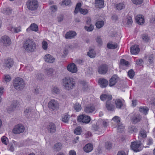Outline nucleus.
<instances>
[{
    "mask_svg": "<svg viewBox=\"0 0 155 155\" xmlns=\"http://www.w3.org/2000/svg\"><path fill=\"white\" fill-rule=\"evenodd\" d=\"M24 49L27 52H32L36 49L35 43L32 40H27L23 44Z\"/></svg>",
    "mask_w": 155,
    "mask_h": 155,
    "instance_id": "1",
    "label": "nucleus"
},
{
    "mask_svg": "<svg viewBox=\"0 0 155 155\" xmlns=\"http://www.w3.org/2000/svg\"><path fill=\"white\" fill-rule=\"evenodd\" d=\"M63 82L65 87L68 90L72 89L75 86L74 79L69 77H65L63 79Z\"/></svg>",
    "mask_w": 155,
    "mask_h": 155,
    "instance_id": "2",
    "label": "nucleus"
},
{
    "mask_svg": "<svg viewBox=\"0 0 155 155\" xmlns=\"http://www.w3.org/2000/svg\"><path fill=\"white\" fill-rule=\"evenodd\" d=\"M13 86L17 90H20L23 88L25 86V84L22 78L18 77L14 80Z\"/></svg>",
    "mask_w": 155,
    "mask_h": 155,
    "instance_id": "3",
    "label": "nucleus"
},
{
    "mask_svg": "<svg viewBox=\"0 0 155 155\" xmlns=\"http://www.w3.org/2000/svg\"><path fill=\"white\" fill-rule=\"evenodd\" d=\"M28 8L31 10H35L38 7V2L37 0H29L26 3Z\"/></svg>",
    "mask_w": 155,
    "mask_h": 155,
    "instance_id": "4",
    "label": "nucleus"
},
{
    "mask_svg": "<svg viewBox=\"0 0 155 155\" xmlns=\"http://www.w3.org/2000/svg\"><path fill=\"white\" fill-rule=\"evenodd\" d=\"M48 106L51 111L57 110L59 108V103L57 101L54 99L50 101L48 104Z\"/></svg>",
    "mask_w": 155,
    "mask_h": 155,
    "instance_id": "5",
    "label": "nucleus"
},
{
    "mask_svg": "<svg viewBox=\"0 0 155 155\" xmlns=\"http://www.w3.org/2000/svg\"><path fill=\"white\" fill-rule=\"evenodd\" d=\"M142 145V143L140 140L139 141H134L131 142L130 147L134 152H137L142 150L140 147Z\"/></svg>",
    "mask_w": 155,
    "mask_h": 155,
    "instance_id": "6",
    "label": "nucleus"
},
{
    "mask_svg": "<svg viewBox=\"0 0 155 155\" xmlns=\"http://www.w3.org/2000/svg\"><path fill=\"white\" fill-rule=\"evenodd\" d=\"M78 122L85 124H88L91 120L90 117L85 114H81L78 116L77 118Z\"/></svg>",
    "mask_w": 155,
    "mask_h": 155,
    "instance_id": "7",
    "label": "nucleus"
},
{
    "mask_svg": "<svg viewBox=\"0 0 155 155\" xmlns=\"http://www.w3.org/2000/svg\"><path fill=\"white\" fill-rule=\"evenodd\" d=\"M125 126L120 122V118L117 116V132L123 133L124 131Z\"/></svg>",
    "mask_w": 155,
    "mask_h": 155,
    "instance_id": "8",
    "label": "nucleus"
},
{
    "mask_svg": "<svg viewBox=\"0 0 155 155\" xmlns=\"http://www.w3.org/2000/svg\"><path fill=\"white\" fill-rule=\"evenodd\" d=\"M25 130L24 126L21 124L17 125L13 130L12 131L14 134H19L23 133Z\"/></svg>",
    "mask_w": 155,
    "mask_h": 155,
    "instance_id": "9",
    "label": "nucleus"
},
{
    "mask_svg": "<svg viewBox=\"0 0 155 155\" xmlns=\"http://www.w3.org/2000/svg\"><path fill=\"white\" fill-rule=\"evenodd\" d=\"M116 104V100L114 99L112 101H106V107L107 110L113 111L115 108V105Z\"/></svg>",
    "mask_w": 155,
    "mask_h": 155,
    "instance_id": "10",
    "label": "nucleus"
},
{
    "mask_svg": "<svg viewBox=\"0 0 155 155\" xmlns=\"http://www.w3.org/2000/svg\"><path fill=\"white\" fill-rule=\"evenodd\" d=\"M92 130L95 134H101L104 129L103 128L99 127L97 123H96L92 124Z\"/></svg>",
    "mask_w": 155,
    "mask_h": 155,
    "instance_id": "11",
    "label": "nucleus"
},
{
    "mask_svg": "<svg viewBox=\"0 0 155 155\" xmlns=\"http://www.w3.org/2000/svg\"><path fill=\"white\" fill-rule=\"evenodd\" d=\"M108 66L106 64H102L98 67V72L100 74H105L107 72L108 70Z\"/></svg>",
    "mask_w": 155,
    "mask_h": 155,
    "instance_id": "12",
    "label": "nucleus"
},
{
    "mask_svg": "<svg viewBox=\"0 0 155 155\" xmlns=\"http://www.w3.org/2000/svg\"><path fill=\"white\" fill-rule=\"evenodd\" d=\"M1 41L5 46H8L11 43V39L8 36L6 35H4L2 37Z\"/></svg>",
    "mask_w": 155,
    "mask_h": 155,
    "instance_id": "13",
    "label": "nucleus"
},
{
    "mask_svg": "<svg viewBox=\"0 0 155 155\" xmlns=\"http://www.w3.org/2000/svg\"><path fill=\"white\" fill-rule=\"evenodd\" d=\"M47 129L48 133L53 134L55 133L56 131V126L54 123L50 122L47 126Z\"/></svg>",
    "mask_w": 155,
    "mask_h": 155,
    "instance_id": "14",
    "label": "nucleus"
},
{
    "mask_svg": "<svg viewBox=\"0 0 155 155\" xmlns=\"http://www.w3.org/2000/svg\"><path fill=\"white\" fill-rule=\"evenodd\" d=\"M14 62L13 59L11 58H8L5 60L4 65L8 68L12 67L13 65Z\"/></svg>",
    "mask_w": 155,
    "mask_h": 155,
    "instance_id": "15",
    "label": "nucleus"
},
{
    "mask_svg": "<svg viewBox=\"0 0 155 155\" xmlns=\"http://www.w3.org/2000/svg\"><path fill=\"white\" fill-rule=\"evenodd\" d=\"M76 35L77 33L75 31H69L68 32H66L64 35V37L67 39H70L74 38Z\"/></svg>",
    "mask_w": 155,
    "mask_h": 155,
    "instance_id": "16",
    "label": "nucleus"
},
{
    "mask_svg": "<svg viewBox=\"0 0 155 155\" xmlns=\"http://www.w3.org/2000/svg\"><path fill=\"white\" fill-rule=\"evenodd\" d=\"M130 119L132 123L136 124L141 120V117L139 114H134L131 117Z\"/></svg>",
    "mask_w": 155,
    "mask_h": 155,
    "instance_id": "17",
    "label": "nucleus"
},
{
    "mask_svg": "<svg viewBox=\"0 0 155 155\" xmlns=\"http://www.w3.org/2000/svg\"><path fill=\"white\" fill-rule=\"evenodd\" d=\"M98 82L100 87L102 88L106 87L108 84L107 80L103 78H99L98 80Z\"/></svg>",
    "mask_w": 155,
    "mask_h": 155,
    "instance_id": "18",
    "label": "nucleus"
},
{
    "mask_svg": "<svg viewBox=\"0 0 155 155\" xmlns=\"http://www.w3.org/2000/svg\"><path fill=\"white\" fill-rule=\"evenodd\" d=\"M112 98L111 95L106 94H101L100 96L101 100L103 101L107 100L106 101H110L112 99Z\"/></svg>",
    "mask_w": 155,
    "mask_h": 155,
    "instance_id": "19",
    "label": "nucleus"
},
{
    "mask_svg": "<svg viewBox=\"0 0 155 155\" xmlns=\"http://www.w3.org/2000/svg\"><path fill=\"white\" fill-rule=\"evenodd\" d=\"M44 58L45 61L48 63H53L55 61V58L49 54H46Z\"/></svg>",
    "mask_w": 155,
    "mask_h": 155,
    "instance_id": "20",
    "label": "nucleus"
},
{
    "mask_svg": "<svg viewBox=\"0 0 155 155\" xmlns=\"http://www.w3.org/2000/svg\"><path fill=\"white\" fill-rule=\"evenodd\" d=\"M67 69L69 71L74 73L76 72L77 71V68L76 65L73 63L68 65L67 67Z\"/></svg>",
    "mask_w": 155,
    "mask_h": 155,
    "instance_id": "21",
    "label": "nucleus"
},
{
    "mask_svg": "<svg viewBox=\"0 0 155 155\" xmlns=\"http://www.w3.org/2000/svg\"><path fill=\"white\" fill-rule=\"evenodd\" d=\"M83 149L85 152L89 153L93 150V145L91 143H89L86 144Z\"/></svg>",
    "mask_w": 155,
    "mask_h": 155,
    "instance_id": "22",
    "label": "nucleus"
},
{
    "mask_svg": "<svg viewBox=\"0 0 155 155\" xmlns=\"http://www.w3.org/2000/svg\"><path fill=\"white\" fill-rule=\"evenodd\" d=\"M140 51L138 46L134 45L130 48V51L131 53L133 54H138Z\"/></svg>",
    "mask_w": 155,
    "mask_h": 155,
    "instance_id": "23",
    "label": "nucleus"
},
{
    "mask_svg": "<svg viewBox=\"0 0 155 155\" xmlns=\"http://www.w3.org/2000/svg\"><path fill=\"white\" fill-rule=\"evenodd\" d=\"M94 5L97 8H103L104 7V0H95Z\"/></svg>",
    "mask_w": 155,
    "mask_h": 155,
    "instance_id": "24",
    "label": "nucleus"
},
{
    "mask_svg": "<svg viewBox=\"0 0 155 155\" xmlns=\"http://www.w3.org/2000/svg\"><path fill=\"white\" fill-rule=\"evenodd\" d=\"M135 19L137 23L139 25L143 24L144 21L143 16L142 15H138L136 17Z\"/></svg>",
    "mask_w": 155,
    "mask_h": 155,
    "instance_id": "25",
    "label": "nucleus"
},
{
    "mask_svg": "<svg viewBox=\"0 0 155 155\" xmlns=\"http://www.w3.org/2000/svg\"><path fill=\"white\" fill-rule=\"evenodd\" d=\"M116 83V75H114L109 80V85L110 87L114 85Z\"/></svg>",
    "mask_w": 155,
    "mask_h": 155,
    "instance_id": "26",
    "label": "nucleus"
},
{
    "mask_svg": "<svg viewBox=\"0 0 155 155\" xmlns=\"http://www.w3.org/2000/svg\"><path fill=\"white\" fill-rule=\"evenodd\" d=\"M95 110V108L92 106L86 107L84 108V112L87 114L92 113Z\"/></svg>",
    "mask_w": 155,
    "mask_h": 155,
    "instance_id": "27",
    "label": "nucleus"
},
{
    "mask_svg": "<svg viewBox=\"0 0 155 155\" xmlns=\"http://www.w3.org/2000/svg\"><path fill=\"white\" fill-rule=\"evenodd\" d=\"M36 31L38 30V27L37 25L35 23L31 24L29 28L27 29V31H28L29 30Z\"/></svg>",
    "mask_w": 155,
    "mask_h": 155,
    "instance_id": "28",
    "label": "nucleus"
},
{
    "mask_svg": "<svg viewBox=\"0 0 155 155\" xmlns=\"http://www.w3.org/2000/svg\"><path fill=\"white\" fill-rule=\"evenodd\" d=\"M141 38L143 41L145 42H149L150 40V37L147 34H143L142 35Z\"/></svg>",
    "mask_w": 155,
    "mask_h": 155,
    "instance_id": "29",
    "label": "nucleus"
},
{
    "mask_svg": "<svg viewBox=\"0 0 155 155\" xmlns=\"http://www.w3.org/2000/svg\"><path fill=\"white\" fill-rule=\"evenodd\" d=\"M124 100L120 99H117V108L121 109L123 107Z\"/></svg>",
    "mask_w": 155,
    "mask_h": 155,
    "instance_id": "30",
    "label": "nucleus"
},
{
    "mask_svg": "<svg viewBox=\"0 0 155 155\" xmlns=\"http://www.w3.org/2000/svg\"><path fill=\"white\" fill-rule=\"evenodd\" d=\"M147 137V134L146 132L143 130L141 129L140 132L139 134L138 138L139 139L141 140L142 138H146Z\"/></svg>",
    "mask_w": 155,
    "mask_h": 155,
    "instance_id": "31",
    "label": "nucleus"
},
{
    "mask_svg": "<svg viewBox=\"0 0 155 155\" xmlns=\"http://www.w3.org/2000/svg\"><path fill=\"white\" fill-rule=\"evenodd\" d=\"M87 55L91 58H94L96 55V52L93 49H91L87 52Z\"/></svg>",
    "mask_w": 155,
    "mask_h": 155,
    "instance_id": "32",
    "label": "nucleus"
},
{
    "mask_svg": "<svg viewBox=\"0 0 155 155\" xmlns=\"http://www.w3.org/2000/svg\"><path fill=\"white\" fill-rule=\"evenodd\" d=\"M104 21L103 20L97 21L95 24L96 28L99 29L102 28L104 25Z\"/></svg>",
    "mask_w": 155,
    "mask_h": 155,
    "instance_id": "33",
    "label": "nucleus"
},
{
    "mask_svg": "<svg viewBox=\"0 0 155 155\" xmlns=\"http://www.w3.org/2000/svg\"><path fill=\"white\" fill-rule=\"evenodd\" d=\"M54 150L56 151H60L62 148V145L60 143H57L54 146Z\"/></svg>",
    "mask_w": 155,
    "mask_h": 155,
    "instance_id": "34",
    "label": "nucleus"
},
{
    "mask_svg": "<svg viewBox=\"0 0 155 155\" xmlns=\"http://www.w3.org/2000/svg\"><path fill=\"white\" fill-rule=\"evenodd\" d=\"M52 93L54 94H60V91L59 88L55 86L52 88Z\"/></svg>",
    "mask_w": 155,
    "mask_h": 155,
    "instance_id": "35",
    "label": "nucleus"
},
{
    "mask_svg": "<svg viewBox=\"0 0 155 155\" xmlns=\"http://www.w3.org/2000/svg\"><path fill=\"white\" fill-rule=\"evenodd\" d=\"M128 130L129 132L132 133L133 132L136 133L138 131V129L136 127L131 126L129 127Z\"/></svg>",
    "mask_w": 155,
    "mask_h": 155,
    "instance_id": "36",
    "label": "nucleus"
},
{
    "mask_svg": "<svg viewBox=\"0 0 155 155\" xmlns=\"http://www.w3.org/2000/svg\"><path fill=\"white\" fill-rule=\"evenodd\" d=\"M81 4L80 2H78L77 4L74 11V13L76 14L78 13L80 9L82 8H81Z\"/></svg>",
    "mask_w": 155,
    "mask_h": 155,
    "instance_id": "37",
    "label": "nucleus"
},
{
    "mask_svg": "<svg viewBox=\"0 0 155 155\" xmlns=\"http://www.w3.org/2000/svg\"><path fill=\"white\" fill-rule=\"evenodd\" d=\"M126 22L127 25H131L133 23L131 17L129 15H127L126 19Z\"/></svg>",
    "mask_w": 155,
    "mask_h": 155,
    "instance_id": "38",
    "label": "nucleus"
},
{
    "mask_svg": "<svg viewBox=\"0 0 155 155\" xmlns=\"http://www.w3.org/2000/svg\"><path fill=\"white\" fill-rule=\"evenodd\" d=\"M12 11V10L10 8H4L3 9L2 12L4 14L9 15L10 14Z\"/></svg>",
    "mask_w": 155,
    "mask_h": 155,
    "instance_id": "39",
    "label": "nucleus"
},
{
    "mask_svg": "<svg viewBox=\"0 0 155 155\" xmlns=\"http://www.w3.org/2000/svg\"><path fill=\"white\" fill-rule=\"evenodd\" d=\"M84 28L87 31H92L94 29V26L92 24H90L89 26H85Z\"/></svg>",
    "mask_w": 155,
    "mask_h": 155,
    "instance_id": "40",
    "label": "nucleus"
},
{
    "mask_svg": "<svg viewBox=\"0 0 155 155\" xmlns=\"http://www.w3.org/2000/svg\"><path fill=\"white\" fill-rule=\"evenodd\" d=\"M69 118V115L65 114L63 117L62 121L64 123H68Z\"/></svg>",
    "mask_w": 155,
    "mask_h": 155,
    "instance_id": "41",
    "label": "nucleus"
},
{
    "mask_svg": "<svg viewBox=\"0 0 155 155\" xmlns=\"http://www.w3.org/2000/svg\"><path fill=\"white\" fill-rule=\"evenodd\" d=\"M125 5L123 2L117 4V9L121 10L125 8Z\"/></svg>",
    "mask_w": 155,
    "mask_h": 155,
    "instance_id": "42",
    "label": "nucleus"
},
{
    "mask_svg": "<svg viewBox=\"0 0 155 155\" xmlns=\"http://www.w3.org/2000/svg\"><path fill=\"white\" fill-rule=\"evenodd\" d=\"M74 108L77 112H78L81 109V106L78 103H76L74 105Z\"/></svg>",
    "mask_w": 155,
    "mask_h": 155,
    "instance_id": "43",
    "label": "nucleus"
},
{
    "mask_svg": "<svg viewBox=\"0 0 155 155\" xmlns=\"http://www.w3.org/2000/svg\"><path fill=\"white\" fill-rule=\"evenodd\" d=\"M96 41L97 42L98 45L99 46H101L103 44V41L100 36H98L97 37Z\"/></svg>",
    "mask_w": 155,
    "mask_h": 155,
    "instance_id": "44",
    "label": "nucleus"
},
{
    "mask_svg": "<svg viewBox=\"0 0 155 155\" xmlns=\"http://www.w3.org/2000/svg\"><path fill=\"white\" fill-rule=\"evenodd\" d=\"M81 132V128L80 127H77L74 131V133L77 135H80Z\"/></svg>",
    "mask_w": 155,
    "mask_h": 155,
    "instance_id": "45",
    "label": "nucleus"
},
{
    "mask_svg": "<svg viewBox=\"0 0 155 155\" xmlns=\"http://www.w3.org/2000/svg\"><path fill=\"white\" fill-rule=\"evenodd\" d=\"M128 75L131 79H133L135 75L134 71L132 69H130L128 72Z\"/></svg>",
    "mask_w": 155,
    "mask_h": 155,
    "instance_id": "46",
    "label": "nucleus"
},
{
    "mask_svg": "<svg viewBox=\"0 0 155 155\" xmlns=\"http://www.w3.org/2000/svg\"><path fill=\"white\" fill-rule=\"evenodd\" d=\"M140 111L145 114H146L149 110L147 108L140 107L139 109Z\"/></svg>",
    "mask_w": 155,
    "mask_h": 155,
    "instance_id": "47",
    "label": "nucleus"
},
{
    "mask_svg": "<svg viewBox=\"0 0 155 155\" xmlns=\"http://www.w3.org/2000/svg\"><path fill=\"white\" fill-rule=\"evenodd\" d=\"M81 84L83 85V88L84 91H87L88 90V85L87 83L84 81H81Z\"/></svg>",
    "mask_w": 155,
    "mask_h": 155,
    "instance_id": "48",
    "label": "nucleus"
},
{
    "mask_svg": "<svg viewBox=\"0 0 155 155\" xmlns=\"http://www.w3.org/2000/svg\"><path fill=\"white\" fill-rule=\"evenodd\" d=\"M107 47L109 49H114L116 48V45L108 43L107 45Z\"/></svg>",
    "mask_w": 155,
    "mask_h": 155,
    "instance_id": "49",
    "label": "nucleus"
},
{
    "mask_svg": "<svg viewBox=\"0 0 155 155\" xmlns=\"http://www.w3.org/2000/svg\"><path fill=\"white\" fill-rule=\"evenodd\" d=\"M12 31H14L15 33H18L21 31L20 27H18V28H13L12 27L10 30Z\"/></svg>",
    "mask_w": 155,
    "mask_h": 155,
    "instance_id": "50",
    "label": "nucleus"
},
{
    "mask_svg": "<svg viewBox=\"0 0 155 155\" xmlns=\"http://www.w3.org/2000/svg\"><path fill=\"white\" fill-rule=\"evenodd\" d=\"M62 3L63 5L68 6L70 5L71 2L70 0H64L62 2Z\"/></svg>",
    "mask_w": 155,
    "mask_h": 155,
    "instance_id": "51",
    "label": "nucleus"
},
{
    "mask_svg": "<svg viewBox=\"0 0 155 155\" xmlns=\"http://www.w3.org/2000/svg\"><path fill=\"white\" fill-rule=\"evenodd\" d=\"M133 3L136 5H140L143 2V0H131Z\"/></svg>",
    "mask_w": 155,
    "mask_h": 155,
    "instance_id": "52",
    "label": "nucleus"
},
{
    "mask_svg": "<svg viewBox=\"0 0 155 155\" xmlns=\"http://www.w3.org/2000/svg\"><path fill=\"white\" fill-rule=\"evenodd\" d=\"M112 144L110 142H107L105 143V147L106 148L107 150H110L111 148Z\"/></svg>",
    "mask_w": 155,
    "mask_h": 155,
    "instance_id": "53",
    "label": "nucleus"
},
{
    "mask_svg": "<svg viewBox=\"0 0 155 155\" xmlns=\"http://www.w3.org/2000/svg\"><path fill=\"white\" fill-rule=\"evenodd\" d=\"M120 64L127 66L129 64V62L124 59H121L120 61Z\"/></svg>",
    "mask_w": 155,
    "mask_h": 155,
    "instance_id": "54",
    "label": "nucleus"
},
{
    "mask_svg": "<svg viewBox=\"0 0 155 155\" xmlns=\"http://www.w3.org/2000/svg\"><path fill=\"white\" fill-rule=\"evenodd\" d=\"M43 77L44 76L42 74L38 73L36 75L35 78L37 80L40 81L42 80L44 78Z\"/></svg>",
    "mask_w": 155,
    "mask_h": 155,
    "instance_id": "55",
    "label": "nucleus"
},
{
    "mask_svg": "<svg viewBox=\"0 0 155 155\" xmlns=\"http://www.w3.org/2000/svg\"><path fill=\"white\" fill-rule=\"evenodd\" d=\"M4 79L6 82L10 81L11 80V77L9 75H5Z\"/></svg>",
    "mask_w": 155,
    "mask_h": 155,
    "instance_id": "56",
    "label": "nucleus"
},
{
    "mask_svg": "<svg viewBox=\"0 0 155 155\" xmlns=\"http://www.w3.org/2000/svg\"><path fill=\"white\" fill-rule=\"evenodd\" d=\"M42 48L45 50H47L48 48V44L47 42L45 41H43L42 42Z\"/></svg>",
    "mask_w": 155,
    "mask_h": 155,
    "instance_id": "57",
    "label": "nucleus"
},
{
    "mask_svg": "<svg viewBox=\"0 0 155 155\" xmlns=\"http://www.w3.org/2000/svg\"><path fill=\"white\" fill-rule=\"evenodd\" d=\"M83 15H85L88 12V11L87 9H84L82 8H81L79 11Z\"/></svg>",
    "mask_w": 155,
    "mask_h": 155,
    "instance_id": "58",
    "label": "nucleus"
},
{
    "mask_svg": "<svg viewBox=\"0 0 155 155\" xmlns=\"http://www.w3.org/2000/svg\"><path fill=\"white\" fill-rule=\"evenodd\" d=\"M63 53V54L62 55L61 57L63 58H65L68 53V49L67 48L64 49Z\"/></svg>",
    "mask_w": 155,
    "mask_h": 155,
    "instance_id": "59",
    "label": "nucleus"
},
{
    "mask_svg": "<svg viewBox=\"0 0 155 155\" xmlns=\"http://www.w3.org/2000/svg\"><path fill=\"white\" fill-rule=\"evenodd\" d=\"M57 7L56 5H52L51 7V11L53 13L55 12L57 10Z\"/></svg>",
    "mask_w": 155,
    "mask_h": 155,
    "instance_id": "60",
    "label": "nucleus"
},
{
    "mask_svg": "<svg viewBox=\"0 0 155 155\" xmlns=\"http://www.w3.org/2000/svg\"><path fill=\"white\" fill-rule=\"evenodd\" d=\"M53 72V69L52 68H50L47 71V74L48 75L52 76Z\"/></svg>",
    "mask_w": 155,
    "mask_h": 155,
    "instance_id": "61",
    "label": "nucleus"
},
{
    "mask_svg": "<svg viewBox=\"0 0 155 155\" xmlns=\"http://www.w3.org/2000/svg\"><path fill=\"white\" fill-rule=\"evenodd\" d=\"M31 109L30 108H27L24 111V113L26 115H28L31 111Z\"/></svg>",
    "mask_w": 155,
    "mask_h": 155,
    "instance_id": "62",
    "label": "nucleus"
},
{
    "mask_svg": "<svg viewBox=\"0 0 155 155\" xmlns=\"http://www.w3.org/2000/svg\"><path fill=\"white\" fill-rule=\"evenodd\" d=\"M76 61L77 63L79 64H82L84 63V61L83 60L81 59H77Z\"/></svg>",
    "mask_w": 155,
    "mask_h": 155,
    "instance_id": "63",
    "label": "nucleus"
},
{
    "mask_svg": "<svg viewBox=\"0 0 155 155\" xmlns=\"http://www.w3.org/2000/svg\"><path fill=\"white\" fill-rule=\"evenodd\" d=\"M102 124L103 125V126L105 128H106L108 126V123L106 121L104 120H103L102 121Z\"/></svg>",
    "mask_w": 155,
    "mask_h": 155,
    "instance_id": "64",
    "label": "nucleus"
}]
</instances>
